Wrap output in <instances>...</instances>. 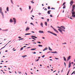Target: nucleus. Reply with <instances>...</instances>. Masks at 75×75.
<instances>
[{"mask_svg":"<svg viewBox=\"0 0 75 75\" xmlns=\"http://www.w3.org/2000/svg\"><path fill=\"white\" fill-rule=\"evenodd\" d=\"M73 8L71 10V13H72V16L73 17H75V12H74V8H75V5H73Z\"/></svg>","mask_w":75,"mask_h":75,"instance_id":"nucleus-1","label":"nucleus"},{"mask_svg":"<svg viewBox=\"0 0 75 75\" xmlns=\"http://www.w3.org/2000/svg\"><path fill=\"white\" fill-rule=\"evenodd\" d=\"M50 27H51L52 28H53V29L54 30V31H55V32H56V33H58V31H57V30L56 29H55L54 28L52 27V26L51 25L50 26Z\"/></svg>","mask_w":75,"mask_h":75,"instance_id":"nucleus-2","label":"nucleus"},{"mask_svg":"<svg viewBox=\"0 0 75 75\" xmlns=\"http://www.w3.org/2000/svg\"><path fill=\"white\" fill-rule=\"evenodd\" d=\"M1 9H2L1 7H0V13H1L2 16H4V15H3V13L2 12Z\"/></svg>","mask_w":75,"mask_h":75,"instance_id":"nucleus-3","label":"nucleus"},{"mask_svg":"<svg viewBox=\"0 0 75 75\" xmlns=\"http://www.w3.org/2000/svg\"><path fill=\"white\" fill-rule=\"evenodd\" d=\"M13 20L14 21V24H16V19L15 18H13Z\"/></svg>","mask_w":75,"mask_h":75,"instance_id":"nucleus-4","label":"nucleus"},{"mask_svg":"<svg viewBox=\"0 0 75 75\" xmlns=\"http://www.w3.org/2000/svg\"><path fill=\"white\" fill-rule=\"evenodd\" d=\"M51 12V10H49L47 11V13L48 14H51V13L50 12Z\"/></svg>","mask_w":75,"mask_h":75,"instance_id":"nucleus-5","label":"nucleus"},{"mask_svg":"<svg viewBox=\"0 0 75 75\" xmlns=\"http://www.w3.org/2000/svg\"><path fill=\"white\" fill-rule=\"evenodd\" d=\"M30 30V28L28 27H27L26 29V31H28V30Z\"/></svg>","mask_w":75,"mask_h":75,"instance_id":"nucleus-6","label":"nucleus"},{"mask_svg":"<svg viewBox=\"0 0 75 75\" xmlns=\"http://www.w3.org/2000/svg\"><path fill=\"white\" fill-rule=\"evenodd\" d=\"M69 59H71V56H69L68 57L67 60V61H68V60H69Z\"/></svg>","mask_w":75,"mask_h":75,"instance_id":"nucleus-7","label":"nucleus"},{"mask_svg":"<svg viewBox=\"0 0 75 75\" xmlns=\"http://www.w3.org/2000/svg\"><path fill=\"white\" fill-rule=\"evenodd\" d=\"M71 67V63L70 62H69V67Z\"/></svg>","mask_w":75,"mask_h":75,"instance_id":"nucleus-8","label":"nucleus"},{"mask_svg":"<svg viewBox=\"0 0 75 75\" xmlns=\"http://www.w3.org/2000/svg\"><path fill=\"white\" fill-rule=\"evenodd\" d=\"M58 30H59V31H60V33H62V30H61L59 29H58Z\"/></svg>","mask_w":75,"mask_h":75,"instance_id":"nucleus-9","label":"nucleus"},{"mask_svg":"<svg viewBox=\"0 0 75 75\" xmlns=\"http://www.w3.org/2000/svg\"><path fill=\"white\" fill-rule=\"evenodd\" d=\"M10 23H13V20H12V19H10Z\"/></svg>","mask_w":75,"mask_h":75,"instance_id":"nucleus-10","label":"nucleus"},{"mask_svg":"<svg viewBox=\"0 0 75 75\" xmlns=\"http://www.w3.org/2000/svg\"><path fill=\"white\" fill-rule=\"evenodd\" d=\"M61 27H62V28H64V29H65V27L64 26H61Z\"/></svg>","mask_w":75,"mask_h":75,"instance_id":"nucleus-11","label":"nucleus"},{"mask_svg":"<svg viewBox=\"0 0 75 75\" xmlns=\"http://www.w3.org/2000/svg\"><path fill=\"white\" fill-rule=\"evenodd\" d=\"M31 37H34V38H37V37L33 35L31 36Z\"/></svg>","mask_w":75,"mask_h":75,"instance_id":"nucleus-12","label":"nucleus"},{"mask_svg":"<svg viewBox=\"0 0 75 75\" xmlns=\"http://www.w3.org/2000/svg\"><path fill=\"white\" fill-rule=\"evenodd\" d=\"M39 33H43V31L41 30H40L39 31Z\"/></svg>","mask_w":75,"mask_h":75,"instance_id":"nucleus-13","label":"nucleus"},{"mask_svg":"<svg viewBox=\"0 0 75 75\" xmlns=\"http://www.w3.org/2000/svg\"><path fill=\"white\" fill-rule=\"evenodd\" d=\"M74 2H73V1H71L70 2V4L71 5V4H73Z\"/></svg>","mask_w":75,"mask_h":75,"instance_id":"nucleus-14","label":"nucleus"},{"mask_svg":"<svg viewBox=\"0 0 75 75\" xmlns=\"http://www.w3.org/2000/svg\"><path fill=\"white\" fill-rule=\"evenodd\" d=\"M49 49L50 51H52V49H51V48L50 47H49Z\"/></svg>","mask_w":75,"mask_h":75,"instance_id":"nucleus-15","label":"nucleus"},{"mask_svg":"<svg viewBox=\"0 0 75 75\" xmlns=\"http://www.w3.org/2000/svg\"><path fill=\"white\" fill-rule=\"evenodd\" d=\"M63 58H64V61H67V60H66V58H65V57H64Z\"/></svg>","mask_w":75,"mask_h":75,"instance_id":"nucleus-16","label":"nucleus"},{"mask_svg":"<svg viewBox=\"0 0 75 75\" xmlns=\"http://www.w3.org/2000/svg\"><path fill=\"white\" fill-rule=\"evenodd\" d=\"M52 34H53V35H55V36H57V35L56 34H55V33H52Z\"/></svg>","mask_w":75,"mask_h":75,"instance_id":"nucleus-17","label":"nucleus"},{"mask_svg":"<svg viewBox=\"0 0 75 75\" xmlns=\"http://www.w3.org/2000/svg\"><path fill=\"white\" fill-rule=\"evenodd\" d=\"M36 50V48L31 49V50L33 51V50Z\"/></svg>","mask_w":75,"mask_h":75,"instance_id":"nucleus-18","label":"nucleus"},{"mask_svg":"<svg viewBox=\"0 0 75 75\" xmlns=\"http://www.w3.org/2000/svg\"><path fill=\"white\" fill-rule=\"evenodd\" d=\"M40 25L42 26V27H43V24H42V23H41Z\"/></svg>","mask_w":75,"mask_h":75,"instance_id":"nucleus-19","label":"nucleus"},{"mask_svg":"<svg viewBox=\"0 0 75 75\" xmlns=\"http://www.w3.org/2000/svg\"><path fill=\"white\" fill-rule=\"evenodd\" d=\"M6 10L7 11H8V7H7Z\"/></svg>","mask_w":75,"mask_h":75,"instance_id":"nucleus-20","label":"nucleus"},{"mask_svg":"<svg viewBox=\"0 0 75 75\" xmlns=\"http://www.w3.org/2000/svg\"><path fill=\"white\" fill-rule=\"evenodd\" d=\"M47 50V48H45L44 49H43V51H45V50Z\"/></svg>","mask_w":75,"mask_h":75,"instance_id":"nucleus-21","label":"nucleus"},{"mask_svg":"<svg viewBox=\"0 0 75 75\" xmlns=\"http://www.w3.org/2000/svg\"><path fill=\"white\" fill-rule=\"evenodd\" d=\"M22 57H23V58H25V57H27V55H25L24 56H22Z\"/></svg>","mask_w":75,"mask_h":75,"instance_id":"nucleus-22","label":"nucleus"},{"mask_svg":"<svg viewBox=\"0 0 75 75\" xmlns=\"http://www.w3.org/2000/svg\"><path fill=\"white\" fill-rule=\"evenodd\" d=\"M47 32H48V33H50V34H52V33L51 32H50V31H47Z\"/></svg>","mask_w":75,"mask_h":75,"instance_id":"nucleus-23","label":"nucleus"},{"mask_svg":"<svg viewBox=\"0 0 75 75\" xmlns=\"http://www.w3.org/2000/svg\"><path fill=\"white\" fill-rule=\"evenodd\" d=\"M75 74V71H74L71 74V75H72V74Z\"/></svg>","mask_w":75,"mask_h":75,"instance_id":"nucleus-24","label":"nucleus"},{"mask_svg":"<svg viewBox=\"0 0 75 75\" xmlns=\"http://www.w3.org/2000/svg\"><path fill=\"white\" fill-rule=\"evenodd\" d=\"M45 25H47V22H45Z\"/></svg>","mask_w":75,"mask_h":75,"instance_id":"nucleus-25","label":"nucleus"},{"mask_svg":"<svg viewBox=\"0 0 75 75\" xmlns=\"http://www.w3.org/2000/svg\"><path fill=\"white\" fill-rule=\"evenodd\" d=\"M31 34V33H26L25 34V35H30Z\"/></svg>","mask_w":75,"mask_h":75,"instance_id":"nucleus-26","label":"nucleus"},{"mask_svg":"<svg viewBox=\"0 0 75 75\" xmlns=\"http://www.w3.org/2000/svg\"><path fill=\"white\" fill-rule=\"evenodd\" d=\"M23 48H24V47H21L20 49L21 51V50H23Z\"/></svg>","mask_w":75,"mask_h":75,"instance_id":"nucleus-27","label":"nucleus"},{"mask_svg":"<svg viewBox=\"0 0 75 75\" xmlns=\"http://www.w3.org/2000/svg\"><path fill=\"white\" fill-rule=\"evenodd\" d=\"M48 10H50V6H48Z\"/></svg>","mask_w":75,"mask_h":75,"instance_id":"nucleus-28","label":"nucleus"},{"mask_svg":"<svg viewBox=\"0 0 75 75\" xmlns=\"http://www.w3.org/2000/svg\"><path fill=\"white\" fill-rule=\"evenodd\" d=\"M66 3L65 2H64L63 4V5H62V6H64V5H65V4Z\"/></svg>","mask_w":75,"mask_h":75,"instance_id":"nucleus-29","label":"nucleus"},{"mask_svg":"<svg viewBox=\"0 0 75 75\" xmlns=\"http://www.w3.org/2000/svg\"><path fill=\"white\" fill-rule=\"evenodd\" d=\"M29 9L31 10V6H29Z\"/></svg>","mask_w":75,"mask_h":75,"instance_id":"nucleus-30","label":"nucleus"},{"mask_svg":"<svg viewBox=\"0 0 75 75\" xmlns=\"http://www.w3.org/2000/svg\"><path fill=\"white\" fill-rule=\"evenodd\" d=\"M35 61H36V62H37V61H39V59H35Z\"/></svg>","mask_w":75,"mask_h":75,"instance_id":"nucleus-31","label":"nucleus"},{"mask_svg":"<svg viewBox=\"0 0 75 75\" xmlns=\"http://www.w3.org/2000/svg\"><path fill=\"white\" fill-rule=\"evenodd\" d=\"M38 46H39V47H42V45H39Z\"/></svg>","mask_w":75,"mask_h":75,"instance_id":"nucleus-32","label":"nucleus"},{"mask_svg":"<svg viewBox=\"0 0 75 75\" xmlns=\"http://www.w3.org/2000/svg\"><path fill=\"white\" fill-rule=\"evenodd\" d=\"M69 71H70V70H69L68 72L67 73V75H68V74H69Z\"/></svg>","mask_w":75,"mask_h":75,"instance_id":"nucleus-33","label":"nucleus"},{"mask_svg":"<svg viewBox=\"0 0 75 75\" xmlns=\"http://www.w3.org/2000/svg\"><path fill=\"white\" fill-rule=\"evenodd\" d=\"M51 9H52V10H55V8L52 7L51 8Z\"/></svg>","mask_w":75,"mask_h":75,"instance_id":"nucleus-34","label":"nucleus"},{"mask_svg":"<svg viewBox=\"0 0 75 75\" xmlns=\"http://www.w3.org/2000/svg\"><path fill=\"white\" fill-rule=\"evenodd\" d=\"M30 2H31L33 4L34 3V2H33V1H30Z\"/></svg>","mask_w":75,"mask_h":75,"instance_id":"nucleus-35","label":"nucleus"},{"mask_svg":"<svg viewBox=\"0 0 75 75\" xmlns=\"http://www.w3.org/2000/svg\"><path fill=\"white\" fill-rule=\"evenodd\" d=\"M65 8V6L64 5L63 6V8Z\"/></svg>","mask_w":75,"mask_h":75,"instance_id":"nucleus-36","label":"nucleus"},{"mask_svg":"<svg viewBox=\"0 0 75 75\" xmlns=\"http://www.w3.org/2000/svg\"><path fill=\"white\" fill-rule=\"evenodd\" d=\"M33 8L32 9V10H31V11H30V13H31L32 12H33Z\"/></svg>","mask_w":75,"mask_h":75,"instance_id":"nucleus-37","label":"nucleus"},{"mask_svg":"<svg viewBox=\"0 0 75 75\" xmlns=\"http://www.w3.org/2000/svg\"><path fill=\"white\" fill-rule=\"evenodd\" d=\"M57 53V52H53V54H55Z\"/></svg>","mask_w":75,"mask_h":75,"instance_id":"nucleus-38","label":"nucleus"},{"mask_svg":"<svg viewBox=\"0 0 75 75\" xmlns=\"http://www.w3.org/2000/svg\"><path fill=\"white\" fill-rule=\"evenodd\" d=\"M32 39H33V40H36V39L34 38H32Z\"/></svg>","mask_w":75,"mask_h":75,"instance_id":"nucleus-39","label":"nucleus"},{"mask_svg":"<svg viewBox=\"0 0 75 75\" xmlns=\"http://www.w3.org/2000/svg\"><path fill=\"white\" fill-rule=\"evenodd\" d=\"M45 57V55H43L42 57V58H44Z\"/></svg>","mask_w":75,"mask_h":75,"instance_id":"nucleus-40","label":"nucleus"},{"mask_svg":"<svg viewBox=\"0 0 75 75\" xmlns=\"http://www.w3.org/2000/svg\"><path fill=\"white\" fill-rule=\"evenodd\" d=\"M37 42L38 43H39V44H41V42Z\"/></svg>","mask_w":75,"mask_h":75,"instance_id":"nucleus-41","label":"nucleus"},{"mask_svg":"<svg viewBox=\"0 0 75 75\" xmlns=\"http://www.w3.org/2000/svg\"><path fill=\"white\" fill-rule=\"evenodd\" d=\"M44 10H45V11H46V10H47V8H45L44 9Z\"/></svg>","mask_w":75,"mask_h":75,"instance_id":"nucleus-42","label":"nucleus"},{"mask_svg":"<svg viewBox=\"0 0 75 75\" xmlns=\"http://www.w3.org/2000/svg\"><path fill=\"white\" fill-rule=\"evenodd\" d=\"M64 65L65 67H66V63H65V62H64Z\"/></svg>","mask_w":75,"mask_h":75,"instance_id":"nucleus-43","label":"nucleus"},{"mask_svg":"<svg viewBox=\"0 0 75 75\" xmlns=\"http://www.w3.org/2000/svg\"><path fill=\"white\" fill-rule=\"evenodd\" d=\"M20 10L21 11H22V9L21 8H20Z\"/></svg>","mask_w":75,"mask_h":75,"instance_id":"nucleus-44","label":"nucleus"},{"mask_svg":"<svg viewBox=\"0 0 75 75\" xmlns=\"http://www.w3.org/2000/svg\"><path fill=\"white\" fill-rule=\"evenodd\" d=\"M62 44H67V43L66 42H65L64 43H63Z\"/></svg>","mask_w":75,"mask_h":75,"instance_id":"nucleus-45","label":"nucleus"},{"mask_svg":"<svg viewBox=\"0 0 75 75\" xmlns=\"http://www.w3.org/2000/svg\"><path fill=\"white\" fill-rule=\"evenodd\" d=\"M47 22H49V19H48L47 20Z\"/></svg>","mask_w":75,"mask_h":75,"instance_id":"nucleus-46","label":"nucleus"},{"mask_svg":"<svg viewBox=\"0 0 75 75\" xmlns=\"http://www.w3.org/2000/svg\"><path fill=\"white\" fill-rule=\"evenodd\" d=\"M55 59H59V58H55Z\"/></svg>","mask_w":75,"mask_h":75,"instance_id":"nucleus-47","label":"nucleus"},{"mask_svg":"<svg viewBox=\"0 0 75 75\" xmlns=\"http://www.w3.org/2000/svg\"><path fill=\"white\" fill-rule=\"evenodd\" d=\"M50 16L51 17H52V15H50Z\"/></svg>","mask_w":75,"mask_h":75,"instance_id":"nucleus-48","label":"nucleus"},{"mask_svg":"<svg viewBox=\"0 0 75 75\" xmlns=\"http://www.w3.org/2000/svg\"><path fill=\"white\" fill-rule=\"evenodd\" d=\"M4 47H2V48H1V49H0V50H1L2 49H3V48H4Z\"/></svg>","mask_w":75,"mask_h":75,"instance_id":"nucleus-49","label":"nucleus"},{"mask_svg":"<svg viewBox=\"0 0 75 75\" xmlns=\"http://www.w3.org/2000/svg\"><path fill=\"white\" fill-rule=\"evenodd\" d=\"M8 29H6V30H4L5 31H8Z\"/></svg>","mask_w":75,"mask_h":75,"instance_id":"nucleus-50","label":"nucleus"},{"mask_svg":"<svg viewBox=\"0 0 75 75\" xmlns=\"http://www.w3.org/2000/svg\"><path fill=\"white\" fill-rule=\"evenodd\" d=\"M11 0V3H12V4H13V1H12V0Z\"/></svg>","mask_w":75,"mask_h":75,"instance_id":"nucleus-51","label":"nucleus"},{"mask_svg":"<svg viewBox=\"0 0 75 75\" xmlns=\"http://www.w3.org/2000/svg\"><path fill=\"white\" fill-rule=\"evenodd\" d=\"M31 19L32 20H33V18L32 17H31Z\"/></svg>","mask_w":75,"mask_h":75,"instance_id":"nucleus-52","label":"nucleus"},{"mask_svg":"<svg viewBox=\"0 0 75 75\" xmlns=\"http://www.w3.org/2000/svg\"><path fill=\"white\" fill-rule=\"evenodd\" d=\"M63 70H64V69H63L62 70V71L61 72H63Z\"/></svg>","mask_w":75,"mask_h":75,"instance_id":"nucleus-53","label":"nucleus"},{"mask_svg":"<svg viewBox=\"0 0 75 75\" xmlns=\"http://www.w3.org/2000/svg\"><path fill=\"white\" fill-rule=\"evenodd\" d=\"M33 44H36V43L35 42H33Z\"/></svg>","mask_w":75,"mask_h":75,"instance_id":"nucleus-54","label":"nucleus"},{"mask_svg":"<svg viewBox=\"0 0 75 75\" xmlns=\"http://www.w3.org/2000/svg\"><path fill=\"white\" fill-rule=\"evenodd\" d=\"M18 38H21V37H18Z\"/></svg>","mask_w":75,"mask_h":75,"instance_id":"nucleus-55","label":"nucleus"},{"mask_svg":"<svg viewBox=\"0 0 75 75\" xmlns=\"http://www.w3.org/2000/svg\"><path fill=\"white\" fill-rule=\"evenodd\" d=\"M40 14H41V13H39V15H40Z\"/></svg>","mask_w":75,"mask_h":75,"instance_id":"nucleus-56","label":"nucleus"},{"mask_svg":"<svg viewBox=\"0 0 75 75\" xmlns=\"http://www.w3.org/2000/svg\"><path fill=\"white\" fill-rule=\"evenodd\" d=\"M51 52L52 53H53V54H54V52Z\"/></svg>","mask_w":75,"mask_h":75,"instance_id":"nucleus-57","label":"nucleus"},{"mask_svg":"<svg viewBox=\"0 0 75 75\" xmlns=\"http://www.w3.org/2000/svg\"><path fill=\"white\" fill-rule=\"evenodd\" d=\"M24 39V38H21V39H20V40H23Z\"/></svg>","mask_w":75,"mask_h":75,"instance_id":"nucleus-58","label":"nucleus"},{"mask_svg":"<svg viewBox=\"0 0 75 75\" xmlns=\"http://www.w3.org/2000/svg\"><path fill=\"white\" fill-rule=\"evenodd\" d=\"M70 19H72V18L71 17H70Z\"/></svg>","mask_w":75,"mask_h":75,"instance_id":"nucleus-59","label":"nucleus"},{"mask_svg":"<svg viewBox=\"0 0 75 75\" xmlns=\"http://www.w3.org/2000/svg\"><path fill=\"white\" fill-rule=\"evenodd\" d=\"M33 54H36V52H33Z\"/></svg>","mask_w":75,"mask_h":75,"instance_id":"nucleus-60","label":"nucleus"},{"mask_svg":"<svg viewBox=\"0 0 75 75\" xmlns=\"http://www.w3.org/2000/svg\"><path fill=\"white\" fill-rule=\"evenodd\" d=\"M30 24H32V25H33V23H30Z\"/></svg>","mask_w":75,"mask_h":75,"instance_id":"nucleus-61","label":"nucleus"},{"mask_svg":"<svg viewBox=\"0 0 75 75\" xmlns=\"http://www.w3.org/2000/svg\"><path fill=\"white\" fill-rule=\"evenodd\" d=\"M41 18H42V19H44V18L43 17Z\"/></svg>","mask_w":75,"mask_h":75,"instance_id":"nucleus-62","label":"nucleus"},{"mask_svg":"<svg viewBox=\"0 0 75 75\" xmlns=\"http://www.w3.org/2000/svg\"><path fill=\"white\" fill-rule=\"evenodd\" d=\"M49 52H51L50 51V52H48L47 53H49Z\"/></svg>","mask_w":75,"mask_h":75,"instance_id":"nucleus-63","label":"nucleus"},{"mask_svg":"<svg viewBox=\"0 0 75 75\" xmlns=\"http://www.w3.org/2000/svg\"><path fill=\"white\" fill-rule=\"evenodd\" d=\"M62 31H65L64 30H62Z\"/></svg>","mask_w":75,"mask_h":75,"instance_id":"nucleus-64","label":"nucleus"}]
</instances>
